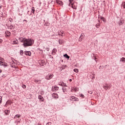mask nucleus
Instances as JSON below:
<instances>
[{"instance_id":"1","label":"nucleus","mask_w":125,"mask_h":125,"mask_svg":"<svg viewBox=\"0 0 125 125\" xmlns=\"http://www.w3.org/2000/svg\"><path fill=\"white\" fill-rule=\"evenodd\" d=\"M34 40L31 39H26L24 41V43H23L24 46H31L34 44Z\"/></svg>"},{"instance_id":"2","label":"nucleus","mask_w":125,"mask_h":125,"mask_svg":"<svg viewBox=\"0 0 125 125\" xmlns=\"http://www.w3.org/2000/svg\"><path fill=\"white\" fill-rule=\"evenodd\" d=\"M69 6H71L73 9H77V2H74V0H69Z\"/></svg>"},{"instance_id":"3","label":"nucleus","mask_w":125,"mask_h":125,"mask_svg":"<svg viewBox=\"0 0 125 125\" xmlns=\"http://www.w3.org/2000/svg\"><path fill=\"white\" fill-rule=\"evenodd\" d=\"M0 66H4V67H6L7 66V63L3 61V59L0 58Z\"/></svg>"},{"instance_id":"4","label":"nucleus","mask_w":125,"mask_h":125,"mask_svg":"<svg viewBox=\"0 0 125 125\" xmlns=\"http://www.w3.org/2000/svg\"><path fill=\"white\" fill-rule=\"evenodd\" d=\"M53 74H48L46 77H45V79L46 80H51V79H52V78H53Z\"/></svg>"},{"instance_id":"5","label":"nucleus","mask_w":125,"mask_h":125,"mask_svg":"<svg viewBox=\"0 0 125 125\" xmlns=\"http://www.w3.org/2000/svg\"><path fill=\"white\" fill-rule=\"evenodd\" d=\"M69 98H70L69 99H70V100H71V101H79V99L75 97L74 96L70 97Z\"/></svg>"},{"instance_id":"6","label":"nucleus","mask_w":125,"mask_h":125,"mask_svg":"<svg viewBox=\"0 0 125 125\" xmlns=\"http://www.w3.org/2000/svg\"><path fill=\"white\" fill-rule=\"evenodd\" d=\"M52 97H53V98H54V99H57L59 98V96H58V94L56 93H53L52 95Z\"/></svg>"},{"instance_id":"7","label":"nucleus","mask_w":125,"mask_h":125,"mask_svg":"<svg viewBox=\"0 0 125 125\" xmlns=\"http://www.w3.org/2000/svg\"><path fill=\"white\" fill-rule=\"evenodd\" d=\"M59 36H61L62 38H63V36H65V33H64V31L62 30H60L58 31Z\"/></svg>"},{"instance_id":"8","label":"nucleus","mask_w":125,"mask_h":125,"mask_svg":"<svg viewBox=\"0 0 125 125\" xmlns=\"http://www.w3.org/2000/svg\"><path fill=\"white\" fill-rule=\"evenodd\" d=\"M124 23H125V20H124L123 19H121L119 21L118 24L120 25V26H121V25H123Z\"/></svg>"},{"instance_id":"9","label":"nucleus","mask_w":125,"mask_h":125,"mask_svg":"<svg viewBox=\"0 0 125 125\" xmlns=\"http://www.w3.org/2000/svg\"><path fill=\"white\" fill-rule=\"evenodd\" d=\"M24 53L25 55H28V56H31L32 55V53H31L30 51H25Z\"/></svg>"},{"instance_id":"10","label":"nucleus","mask_w":125,"mask_h":125,"mask_svg":"<svg viewBox=\"0 0 125 125\" xmlns=\"http://www.w3.org/2000/svg\"><path fill=\"white\" fill-rule=\"evenodd\" d=\"M38 99H39L40 101H42V102H43V101H44V99L41 95L39 96Z\"/></svg>"},{"instance_id":"11","label":"nucleus","mask_w":125,"mask_h":125,"mask_svg":"<svg viewBox=\"0 0 125 125\" xmlns=\"http://www.w3.org/2000/svg\"><path fill=\"white\" fill-rule=\"evenodd\" d=\"M52 89L53 90V91H57V90L59 89V87L58 86H54L52 87Z\"/></svg>"},{"instance_id":"12","label":"nucleus","mask_w":125,"mask_h":125,"mask_svg":"<svg viewBox=\"0 0 125 125\" xmlns=\"http://www.w3.org/2000/svg\"><path fill=\"white\" fill-rule=\"evenodd\" d=\"M56 2L58 4H59V5H63V2L61 0H57Z\"/></svg>"},{"instance_id":"13","label":"nucleus","mask_w":125,"mask_h":125,"mask_svg":"<svg viewBox=\"0 0 125 125\" xmlns=\"http://www.w3.org/2000/svg\"><path fill=\"white\" fill-rule=\"evenodd\" d=\"M59 85H61V86H67V85H66V83H63V82H60L59 83Z\"/></svg>"},{"instance_id":"14","label":"nucleus","mask_w":125,"mask_h":125,"mask_svg":"<svg viewBox=\"0 0 125 125\" xmlns=\"http://www.w3.org/2000/svg\"><path fill=\"white\" fill-rule=\"evenodd\" d=\"M8 29H10V30H13V29H14L15 28V25H10L8 27Z\"/></svg>"},{"instance_id":"15","label":"nucleus","mask_w":125,"mask_h":125,"mask_svg":"<svg viewBox=\"0 0 125 125\" xmlns=\"http://www.w3.org/2000/svg\"><path fill=\"white\" fill-rule=\"evenodd\" d=\"M103 88H104V89H105V90H107V89L109 88V85H108L107 84H105V85L103 86Z\"/></svg>"},{"instance_id":"16","label":"nucleus","mask_w":125,"mask_h":125,"mask_svg":"<svg viewBox=\"0 0 125 125\" xmlns=\"http://www.w3.org/2000/svg\"><path fill=\"white\" fill-rule=\"evenodd\" d=\"M7 105H11V102L10 101H8L6 103V104H5V106L6 107H7Z\"/></svg>"},{"instance_id":"17","label":"nucleus","mask_w":125,"mask_h":125,"mask_svg":"<svg viewBox=\"0 0 125 125\" xmlns=\"http://www.w3.org/2000/svg\"><path fill=\"white\" fill-rule=\"evenodd\" d=\"M11 67L13 68H16V64L14 62H12L11 64Z\"/></svg>"},{"instance_id":"18","label":"nucleus","mask_w":125,"mask_h":125,"mask_svg":"<svg viewBox=\"0 0 125 125\" xmlns=\"http://www.w3.org/2000/svg\"><path fill=\"white\" fill-rule=\"evenodd\" d=\"M34 82L36 83H42V80H35L34 81Z\"/></svg>"},{"instance_id":"19","label":"nucleus","mask_w":125,"mask_h":125,"mask_svg":"<svg viewBox=\"0 0 125 125\" xmlns=\"http://www.w3.org/2000/svg\"><path fill=\"white\" fill-rule=\"evenodd\" d=\"M5 34L6 35V36L7 37H9V36H10V35H11V33H10V32H9L8 31H6Z\"/></svg>"},{"instance_id":"20","label":"nucleus","mask_w":125,"mask_h":125,"mask_svg":"<svg viewBox=\"0 0 125 125\" xmlns=\"http://www.w3.org/2000/svg\"><path fill=\"white\" fill-rule=\"evenodd\" d=\"M13 43L14 44H18V41H17V40H13Z\"/></svg>"},{"instance_id":"21","label":"nucleus","mask_w":125,"mask_h":125,"mask_svg":"<svg viewBox=\"0 0 125 125\" xmlns=\"http://www.w3.org/2000/svg\"><path fill=\"white\" fill-rule=\"evenodd\" d=\"M20 41L21 42H23V43H25V41H26V39L21 38Z\"/></svg>"},{"instance_id":"22","label":"nucleus","mask_w":125,"mask_h":125,"mask_svg":"<svg viewBox=\"0 0 125 125\" xmlns=\"http://www.w3.org/2000/svg\"><path fill=\"white\" fill-rule=\"evenodd\" d=\"M20 117H21L20 114H17L15 115L14 119H17V118H20Z\"/></svg>"},{"instance_id":"23","label":"nucleus","mask_w":125,"mask_h":125,"mask_svg":"<svg viewBox=\"0 0 125 125\" xmlns=\"http://www.w3.org/2000/svg\"><path fill=\"white\" fill-rule=\"evenodd\" d=\"M59 42L60 44H62L63 43V40L62 39H60L59 40Z\"/></svg>"},{"instance_id":"24","label":"nucleus","mask_w":125,"mask_h":125,"mask_svg":"<svg viewBox=\"0 0 125 125\" xmlns=\"http://www.w3.org/2000/svg\"><path fill=\"white\" fill-rule=\"evenodd\" d=\"M62 90L63 92H67V88L65 87H62Z\"/></svg>"},{"instance_id":"25","label":"nucleus","mask_w":125,"mask_h":125,"mask_svg":"<svg viewBox=\"0 0 125 125\" xmlns=\"http://www.w3.org/2000/svg\"><path fill=\"white\" fill-rule=\"evenodd\" d=\"M122 7H123V8H125V2H122Z\"/></svg>"},{"instance_id":"26","label":"nucleus","mask_w":125,"mask_h":125,"mask_svg":"<svg viewBox=\"0 0 125 125\" xmlns=\"http://www.w3.org/2000/svg\"><path fill=\"white\" fill-rule=\"evenodd\" d=\"M31 10H32V13H35V11H36L35 10V8L34 7L32 8Z\"/></svg>"},{"instance_id":"27","label":"nucleus","mask_w":125,"mask_h":125,"mask_svg":"<svg viewBox=\"0 0 125 125\" xmlns=\"http://www.w3.org/2000/svg\"><path fill=\"white\" fill-rule=\"evenodd\" d=\"M101 20H103L104 22H106V20L105 19V18L104 17H101Z\"/></svg>"},{"instance_id":"28","label":"nucleus","mask_w":125,"mask_h":125,"mask_svg":"<svg viewBox=\"0 0 125 125\" xmlns=\"http://www.w3.org/2000/svg\"><path fill=\"white\" fill-rule=\"evenodd\" d=\"M64 57H65V58H67V59H69L70 58V57L66 54L65 55H64Z\"/></svg>"},{"instance_id":"29","label":"nucleus","mask_w":125,"mask_h":125,"mask_svg":"<svg viewBox=\"0 0 125 125\" xmlns=\"http://www.w3.org/2000/svg\"><path fill=\"white\" fill-rule=\"evenodd\" d=\"M41 63L42 64V66H43V65H45V62H44V61H42Z\"/></svg>"},{"instance_id":"30","label":"nucleus","mask_w":125,"mask_h":125,"mask_svg":"<svg viewBox=\"0 0 125 125\" xmlns=\"http://www.w3.org/2000/svg\"><path fill=\"white\" fill-rule=\"evenodd\" d=\"M74 72H75V73H78L79 72V69L75 68L74 69Z\"/></svg>"},{"instance_id":"31","label":"nucleus","mask_w":125,"mask_h":125,"mask_svg":"<svg viewBox=\"0 0 125 125\" xmlns=\"http://www.w3.org/2000/svg\"><path fill=\"white\" fill-rule=\"evenodd\" d=\"M121 61H122V62H125V58H121Z\"/></svg>"},{"instance_id":"32","label":"nucleus","mask_w":125,"mask_h":125,"mask_svg":"<svg viewBox=\"0 0 125 125\" xmlns=\"http://www.w3.org/2000/svg\"><path fill=\"white\" fill-rule=\"evenodd\" d=\"M96 28H99V27H100V24H99V23L96 24Z\"/></svg>"},{"instance_id":"33","label":"nucleus","mask_w":125,"mask_h":125,"mask_svg":"<svg viewBox=\"0 0 125 125\" xmlns=\"http://www.w3.org/2000/svg\"><path fill=\"white\" fill-rule=\"evenodd\" d=\"M23 54H24V52H23V50H21L20 51V55H23Z\"/></svg>"},{"instance_id":"34","label":"nucleus","mask_w":125,"mask_h":125,"mask_svg":"<svg viewBox=\"0 0 125 125\" xmlns=\"http://www.w3.org/2000/svg\"><path fill=\"white\" fill-rule=\"evenodd\" d=\"M98 56H96V55L93 54V59H95V58H97Z\"/></svg>"},{"instance_id":"35","label":"nucleus","mask_w":125,"mask_h":125,"mask_svg":"<svg viewBox=\"0 0 125 125\" xmlns=\"http://www.w3.org/2000/svg\"><path fill=\"white\" fill-rule=\"evenodd\" d=\"M74 90H75V91H79V88H74Z\"/></svg>"},{"instance_id":"36","label":"nucleus","mask_w":125,"mask_h":125,"mask_svg":"<svg viewBox=\"0 0 125 125\" xmlns=\"http://www.w3.org/2000/svg\"><path fill=\"white\" fill-rule=\"evenodd\" d=\"M2 100V97L1 96H0V105L1 104V101Z\"/></svg>"},{"instance_id":"37","label":"nucleus","mask_w":125,"mask_h":125,"mask_svg":"<svg viewBox=\"0 0 125 125\" xmlns=\"http://www.w3.org/2000/svg\"><path fill=\"white\" fill-rule=\"evenodd\" d=\"M80 97H82V98H84V95H83V94H81L80 95Z\"/></svg>"},{"instance_id":"38","label":"nucleus","mask_w":125,"mask_h":125,"mask_svg":"<svg viewBox=\"0 0 125 125\" xmlns=\"http://www.w3.org/2000/svg\"><path fill=\"white\" fill-rule=\"evenodd\" d=\"M9 21H10V22H13V20L12 18H9Z\"/></svg>"},{"instance_id":"39","label":"nucleus","mask_w":125,"mask_h":125,"mask_svg":"<svg viewBox=\"0 0 125 125\" xmlns=\"http://www.w3.org/2000/svg\"><path fill=\"white\" fill-rule=\"evenodd\" d=\"M98 58V56L96 58H95L94 60H95L96 62H97V61H98V60H97Z\"/></svg>"},{"instance_id":"40","label":"nucleus","mask_w":125,"mask_h":125,"mask_svg":"<svg viewBox=\"0 0 125 125\" xmlns=\"http://www.w3.org/2000/svg\"><path fill=\"white\" fill-rule=\"evenodd\" d=\"M9 113V110H7L5 112L6 115L7 116L8 114Z\"/></svg>"},{"instance_id":"41","label":"nucleus","mask_w":125,"mask_h":125,"mask_svg":"<svg viewBox=\"0 0 125 125\" xmlns=\"http://www.w3.org/2000/svg\"><path fill=\"white\" fill-rule=\"evenodd\" d=\"M22 87L23 88H26V85L22 84Z\"/></svg>"},{"instance_id":"42","label":"nucleus","mask_w":125,"mask_h":125,"mask_svg":"<svg viewBox=\"0 0 125 125\" xmlns=\"http://www.w3.org/2000/svg\"><path fill=\"white\" fill-rule=\"evenodd\" d=\"M46 125H51V122H48L46 124Z\"/></svg>"},{"instance_id":"43","label":"nucleus","mask_w":125,"mask_h":125,"mask_svg":"<svg viewBox=\"0 0 125 125\" xmlns=\"http://www.w3.org/2000/svg\"><path fill=\"white\" fill-rule=\"evenodd\" d=\"M92 93H93L92 91H90L88 92V93H90V94H92Z\"/></svg>"},{"instance_id":"44","label":"nucleus","mask_w":125,"mask_h":125,"mask_svg":"<svg viewBox=\"0 0 125 125\" xmlns=\"http://www.w3.org/2000/svg\"><path fill=\"white\" fill-rule=\"evenodd\" d=\"M2 42H3L2 40L0 39V43H1Z\"/></svg>"},{"instance_id":"45","label":"nucleus","mask_w":125,"mask_h":125,"mask_svg":"<svg viewBox=\"0 0 125 125\" xmlns=\"http://www.w3.org/2000/svg\"><path fill=\"white\" fill-rule=\"evenodd\" d=\"M56 51V49H54L53 50V52H55Z\"/></svg>"},{"instance_id":"46","label":"nucleus","mask_w":125,"mask_h":125,"mask_svg":"<svg viewBox=\"0 0 125 125\" xmlns=\"http://www.w3.org/2000/svg\"><path fill=\"white\" fill-rule=\"evenodd\" d=\"M46 49H47V51H48L49 50V48H46Z\"/></svg>"},{"instance_id":"47","label":"nucleus","mask_w":125,"mask_h":125,"mask_svg":"<svg viewBox=\"0 0 125 125\" xmlns=\"http://www.w3.org/2000/svg\"><path fill=\"white\" fill-rule=\"evenodd\" d=\"M69 82H72V79H70Z\"/></svg>"},{"instance_id":"48","label":"nucleus","mask_w":125,"mask_h":125,"mask_svg":"<svg viewBox=\"0 0 125 125\" xmlns=\"http://www.w3.org/2000/svg\"><path fill=\"white\" fill-rule=\"evenodd\" d=\"M99 69H101V66L99 67Z\"/></svg>"},{"instance_id":"49","label":"nucleus","mask_w":125,"mask_h":125,"mask_svg":"<svg viewBox=\"0 0 125 125\" xmlns=\"http://www.w3.org/2000/svg\"><path fill=\"white\" fill-rule=\"evenodd\" d=\"M1 73V70L0 69V73Z\"/></svg>"},{"instance_id":"50","label":"nucleus","mask_w":125,"mask_h":125,"mask_svg":"<svg viewBox=\"0 0 125 125\" xmlns=\"http://www.w3.org/2000/svg\"><path fill=\"white\" fill-rule=\"evenodd\" d=\"M80 38H82V35H81Z\"/></svg>"},{"instance_id":"51","label":"nucleus","mask_w":125,"mask_h":125,"mask_svg":"<svg viewBox=\"0 0 125 125\" xmlns=\"http://www.w3.org/2000/svg\"><path fill=\"white\" fill-rule=\"evenodd\" d=\"M99 22H100V21H99Z\"/></svg>"}]
</instances>
